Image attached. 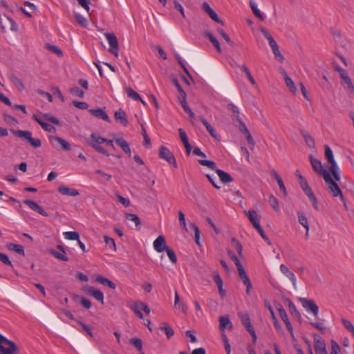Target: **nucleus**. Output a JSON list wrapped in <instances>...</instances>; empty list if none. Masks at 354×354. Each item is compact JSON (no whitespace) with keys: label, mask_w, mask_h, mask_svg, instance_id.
Returning a JSON list of instances; mask_svg holds the SVG:
<instances>
[{"label":"nucleus","mask_w":354,"mask_h":354,"mask_svg":"<svg viewBox=\"0 0 354 354\" xmlns=\"http://www.w3.org/2000/svg\"><path fill=\"white\" fill-rule=\"evenodd\" d=\"M241 68L245 72V75H247L249 81L251 82L252 85H256V81L254 78L252 77L251 73L250 72L248 68L245 65H242L241 66Z\"/></svg>","instance_id":"6e6d98bb"},{"label":"nucleus","mask_w":354,"mask_h":354,"mask_svg":"<svg viewBox=\"0 0 354 354\" xmlns=\"http://www.w3.org/2000/svg\"><path fill=\"white\" fill-rule=\"evenodd\" d=\"M159 157L160 158L167 161L169 164L173 165L174 167L177 168L178 165L176 158L167 147L165 146H161L160 147Z\"/></svg>","instance_id":"39448f33"},{"label":"nucleus","mask_w":354,"mask_h":354,"mask_svg":"<svg viewBox=\"0 0 354 354\" xmlns=\"http://www.w3.org/2000/svg\"><path fill=\"white\" fill-rule=\"evenodd\" d=\"M153 247L158 252L160 253L165 251L168 248L165 237L162 235L158 236L153 242Z\"/></svg>","instance_id":"f3484780"},{"label":"nucleus","mask_w":354,"mask_h":354,"mask_svg":"<svg viewBox=\"0 0 354 354\" xmlns=\"http://www.w3.org/2000/svg\"><path fill=\"white\" fill-rule=\"evenodd\" d=\"M69 92L71 95L81 98L84 97V92L77 86L71 88Z\"/></svg>","instance_id":"de8ad7c7"},{"label":"nucleus","mask_w":354,"mask_h":354,"mask_svg":"<svg viewBox=\"0 0 354 354\" xmlns=\"http://www.w3.org/2000/svg\"><path fill=\"white\" fill-rule=\"evenodd\" d=\"M297 215H298V221H299V224L301 225L302 226H304L306 230H308V231H309L310 227H309L308 219H307L305 214L303 212L299 211V212H297Z\"/></svg>","instance_id":"c9c22d12"},{"label":"nucleus","mask_w":354,"mask_h":354,"mask_svg":"<svg viewBox=\"0 0 354 354\" xmlns=\"http://www.w3.org/2000/svg\"><path fill=\"white\" fill-rule=\"evenodd\" d=\"M32 119L35 121H36L42 127V129L44 131H46L47 132H49V133L55 132L56 129H55V127H53V125L49 124L44 122L37 115H32Z\"/></svg>","instance_id":"4be33fe9"},{"label":"nucleus","mask_w":354,"mask_h":354,"mask_svg":"<svg viewBox=\"0 0 354 354\" xmlns=\"http://www.w3.org/2000/svg\"><path fill=\"white\" fill-rule=\"evenodd\" d=\"M159 328L160 330L164 332L167 339H170L174 335L173 328L166 322L162 323Z\"/></svg>","instance_id":"c85d7f7f"},{"label":"nucleus","mask_w":354,"mask_h":354,"mask_svg":"<svg viewBox=\"0 0 354 354\" xmlns=\"http://www.w3.org/2000/svg\"><path fill=\"white\" fill-rule=\"evenodd\" d=\"M175 58L176 59V60L178 61V63L180 64V67L182 68V69L183 70V71L185 72V73L189 76L190 78H192V75H190V73L189 71H188V69L187 68V67L185 66V64L183 63V60H182V58L180 57V56L178 55V54H176L175 55Z\"/></svg>","instance_id":"5fc2aeb1"},{"label":"nucleus","mask_w":354,"mask_h":354,"mask_svg":"<svg viewBox=\"0 0 354 354\" xmlns=\"http://www.w3.org/2000/svg\"><path fill=\"white\" fill-rule=\"evenodd\" d=\"M257 231L259 233V234L261 235V236L262 237V239L269 245H272V243L270 241V240L269 239V238L266 236V234H265L264 232V230L262 228V227L261 226V225H257L256 227H254Z\"/></svg>","instance_id":"603ef678"},{"label":"nucleus","mask_w":354,"mask_h":354,"mask_svg":"<svg viewBox=\"0 0 354 354\" xmlns=\"http://www.w3.org/2000/svg\"><path fill=\"white\" fill-rule=\"evenodd\" d=\"M244 212L254 227H256L257 225H260V216L258 215L255 210L250 209L248 212L244 211Z\"/></svg>","instance_id":"a211bd4d"},{"label":"nucleus","mask_w":354,"mask_h":354,"mask_svg":"<svg viewBox=\"0 0 354 354\" xmlns=\"http://www.w3.org/2000/svg\"><path fill=\"white\" fill-rule=\"evenodd\" d=\"M341 348L339 345L334 340L331 341V352L330 354H340Z\"/></svg>","instance_id":"338daca9"},{"label":"nucleus","mask_w":354,"mask_h":354,"mask_svg":"<svg viewBox=\"0 0 354 354\" xmlns=\"http://www.w3.org/2000/svg\"><path fill=\"white\" fill-rule=\"evenodd\" d=\"M77 23L82 27H86L88 24L87 19L79 13L75 14Z\"/></svg>","instance_id":"c03bdc74"},{"label":"nucleus","mask_w":354,"mask_h":354,"mask_svg":"<svg viewBox=\"0 0 354 354\" xmlns=\"http://www.w3.org/2000/svg\"><path fill=\"white\" fill-rule=\"evenodd\" d=\"M227 253L228 256L230 257V259L234 262L237 269L243 266L236 255H235L234 253L231 250H227Z\"/></svg>","instance_id":"3c124183"},{"label":"nucleus","mask_w":354,"mask_h":354,"mask_svg":"<svg viewBox=\"0 0 354 354\" xmlns=\"http://www.w3.org/2000/svg\"><path fill=\"white\" fill-rule=\"evenodd\" d=\"M50 138L56 140L60 145L62 149L65 151H70L71 149V145L64 139L58 136H51Z\"/></svg>","instance_id":"f704fd0d"},{"label":"nucleus","mask_w":354,"mask_h":354,"mask_svg":"<svg viewBox=\"0 0 354 354\" xmlns=\"http://www.w3.org/2000/svg\"><path fill=\"white\" fill-rule=\"evenodd\" d=\"M114 119L118 121L124 127H127L129 121L127 117V113L122 109H119L114 113Z\"/></svg>","instance_id":"6ab92c4d"},{"label":"nucleus","mask_w":354,"mask_h":354,"mask_svg":"<svg viewBox=\"0 0 354 354\" xmlns=\"http://www.w3.org/2000/svg\"><path fill=\"white\" fill-rule=\"evenodd\" d=\"M277 310L279 314L280 317L286 324V326L288 329V330L290 332V335L293 337L294 333H293V328L288 319V315L286 313V310L283 308L281 305L279 304V307H277Z\"/></svg>","instance_id":"f8f14e48"},{"label":"nucleus","mask_w":354,"mask_h":354,"mask_svg":"<svg viewBox=\"0 0 354 354\" xmlns=\"http://www.w3.org/2000/svg\"><path fill=\"white\" fill-rule=\"evenodd\" d=\"M325 149V157L327 159L328 162H331L333 160H335L333 151L329 146L325 145L324 146Z\"/></svg>","instance_id":"052dcab7"},{"label":"nucleus","mask_w":354,"mask_h":354,"mask_svg":"<svg viewBox=\"0 0 354 354\" xmlns=\"http://www.w3.org/2000/svg\"><path fill=\"white\" fill-rule=\"evenodd\" d=\"M324 180L328 184V189L334 197L340 196L342 201H344L342 192L338 184L333 179L329 172L324 174Z\"/></svg>","instance_id":"20e7f679"},{"label":"nucleus","mask_w":354,"mask_h":354,"mask_svg":"<svg viewBox=\"0 0 354 354\" xmlns=\"http://www.w3.org/2000/svg\"><path fill=\"white\" fill-rule=\"evenodd\" d=\"M48 252L50 254H51L53 257H55V258L59 259V260H62V261H68V258L67 257H66L64 254L58 252L57 251L55 250L54 249H49L48 250Z\"/></svg>","instance_id":"09e8293b"},{"label":"nucleus","mask_w":354,"mask_h":354,"mask_svg":"<svg viewBox=\"0 0 354 354\" xmlns=\"http://www.w3.org/2000/svg\"><path fill=\"white\" fill-rule=\"evenodd\" d=\"M104 240L107 245H109L114 251H116V245H115V241L113 239H112L106 235H104Z\"/></svg>","instance_id":"e2e57ef3"},{"label":"nucleus","mask_w":354,"mask_h":354,"mask_svg":"<svg viewBox=\"0 0 354 354\" xmlns=\"http://www.w3.org/2000/svg\"><path fill=\"white\" fill-rule=\"evenodd\" d=\"M46 48L49 51L55 53L58 57H62L63 53L62 50L57 46L55 45H52L50 44H46Z\"/></svg>","instance_id":"58836bf2"},{"label":"nucleus","mask_w":354,"mask_h":354,"mask_svg":"<svg viewBox=\"0 0 354 354\" xmlns=\"http://www.w3.org/2000/svg\"><path fill=\"white\" fill-rule=\"evenodd\" d=\"M165 251H166L167 257H169L171 262L172 263H176L177 257H176V254L174 252V250L168 247V248H167V249Z\"/></svg>","instance_id":"bf43d9fd"},{"label":"nucleus","mask_w":354,"mask_h":354,"mask_svg":"<svg viewBox=\"0 0 354 354\" xmlns=\"http://www.w3.org/2000/svg\"><path fill=\"white\" fill-rule=\"evenodd\" d=\"M281 272L286 275L292 283L293 286L297 288V280L295 274L284 264L280 266Z\"/></svg>","instance_id":"aec40b11"},{"label":"nucleus","mask_w":354,"mask_h":354,"mask_svg":"<svg viewBox=\"0 0 354 354\" xmlns=\"http://www.w3.org/2000/svg\"><path fill=\"white\" fill-rule=\"evenodd\" d=\"M7 248L8 250L14 251L20 255H25L24 248L21 245L11 243L7 245Z\"/></svg>","instance_id":"72a5a7b5"},{"label":"nucleus","mask_w":354,"mask_h":354,"mask_svg":"<svg viewBox=\"0 0 354 354\" xmlns=\"http://www.w3.org/2000/svg\"><path fill=\"white\" fill-rule=\"evenodd\" d=\"M104 35L110 45L109 51L115 55L118 56V38L114 33L106 32Z\"/></svg>","instance_id":"6e6552de"},{"label":"nucleus","mask_w":354,"mask_h":354,"mask_svg":"<svg viewBox=\"0 0 354 354\" xmlns=\"http://www.w3.org/2000/svg\"><path fill=\"white\" fill-rule=\"evenodd\" d=\"M299 301L306 310L311 312L315 317H317L319 313V307L314 300L299 297Z\"/></svg>","instance_id":"0eeeda50"},{"label":"nucleus","mask_w":354,"mask_h":354,"mask_svg":"<svg viewBox=\"0 0 354 354\" xmlns=\"http://www.w3.org/2000/svg\"><path fill=\"white\" fill-rule=\"evenodd\" d=\"M239 277L244 283V285L246 286V293L247 295L250 294V290L252 288V284L248 278L246 272L243 268V266H241L238 269Z\"/></svg>","instance_id":"9d476101"},{"label":"nucleus","mask_w":354,"mask_h":354,"mask_svg":"<svg viewBox=\"0 0 354 354\" xmlns=\"http://www.w3.org/2000/svg\"><path fill=\"white\" fill-rule=\"evenodd\" d=\"M232 243L233 244L234 247L235 248L239 255L240 257H242L243 246H242L241 243L234 237L232 239Z\"/></svg>","instance_id":"8fccbe9b"},{"label":"nucleus","mask_w":354,"mask_h":354,"mask_svg":"<svg viewBox=\"0 0 354 354\" xmlns=\"http://www.w3.org/2000/svg\"><path fill=\"white\" fill-rule=\"evenodd\" d=\"M202 8L213 21L224 26L223 21L220 19L216 12L210 7V6L207 2L203 3Z\"/></svg>","instance_id":"9b49d317"},{"label":"nucleus","mask_w":354,"mask_h":354,"mask_svg":"<svg viewBox=\"0 0 354 354\" xmlns=\"http://www.w3.org/2000/svg\"><path fill=\"white\" fill-rule=\"evenodd\" d=\"M125 218H126V219H127L129 221L134 222L136 224V226L137 227H138L139 229L140 228L141 222H140L139 217L136 214H131V213H126Z\"/></svg>","instance_id":"e433bc0d"},{"label":"nucleus","mask_w":354,"mask_h":354,"mask_svg":"<svg viewBox=\"0 0 354 354\" xmlns=\"http://www.w3.org/2000/svg\"><path fill=\"white\" fill-rule=\"evenodd\" d=\"M272 53L274 55V58L280 62H283L284 60L283 55L281 53L279 50V47L277 46L276 48H272Z\"/></svg>","instance_id":"0e129e2a"},{"label":"nucleus","mask_w":354,"mask_h":354,"mask_svg":"<svg viewBox=\"0 0 354 354\" xmlns=\"http://www.w3.org/2000/svg\"><path fill=\"white\" fill-rule=\"evenodd\" d=\"M285 301H287V303H288L289 310H290V313L292 315V316L299 320H301V314L297 309L294 303L289 298L286 299Z\"/></svg>","instance_id":"a878e982"},{"label":"nucleus","mask_w":354,"mask_h":354,"mask_svg":"<svg viewBox=\"0 0 354 354\" xmlns=\"http://www.w3.org/2000/svg\"><path fill=\"white\" fill-rule=\"evenodd\" d=\"M0 354H20L17 344L0 334Z\"/></svg>","instance_id":"f257e3e1"},{"label":"nucleus","mask_w":354,"mask_h":354,"mask_svg":"<svg viewBox=\"0 0 354 354\" xmlns=\"http://www.w3.org/2000/svg\"><path fill=\"white\" fill-rule=\"evenodd\" d=\"M43 117L46 120H47L55 125H60V122H59V120L57 118H55V116H53L52 115H50V113H44L43 115Z\"/></svg>","instance_id":"4d7b16f0"},{"label":"nucleus","mask_w":354,"mask_h":354,"mask_svg":"<svg viewBox=\"0 0 354 354\" xmlns=\"http://www.w3.org/2000/svg\"><path fill=\"white\" fill-rule=\"evenodd\" d=\"M84 290L87 295L93 297L102 304H104V294L101 290L93 286H86L84 288Z\"/></svg>","instance_id":"1a4fd4ad"},{"label":"nucleus","mask_w":354,"mask_h":354,"mask_svg":"<svg viewBox=\"0 0 354 354\" xmlns=\"http://www.w3.org/2000/svg\"><path fill=\"white\" fill-rule=\"evenodd\" d=\"M3 120L7 124L10 125L15 126L18 124V120L8 114L3 115Z\"/></svg>","instance_id":"680f3d73"},{"label":"nucleus","mask_w":354,"mask_h":354,"mask_svg":"<svg viewBox=\"0 0 354 354\" xmlns=\"http://www.w3.org/2000/svg\"><path fill=\"white\" fill-rule=\"evenodd\" d=\"M216 173L218 174L221 182L225 184L231 183L234 180L233 178L232 177V176L230 174H228L227 172H226L222 169H216Z\"/></svg>","instance_id":"393cba45"},{"label":"nucleus","mask_w":354,"mask_h":354,"mask_svg":"<svg viewBox=\"0 0 354 354\" xmlns=\"http://www.w3.org/2000/svg\"><path fill=\"white\" fill-rule=\"evenodd\" d=\"M131 345L133 346L138 351L141 352L142 350V341L140 338L132 337L129 339Z\"/></svg>","instance_id":"4c0bfd02"},{"label":"nucleus","mask_w":354,"mask_h":354,"mask_svg":"<svg viewBox=\"0 0 354 354\" xmlns=\"http://www.w3.org/2000/svg\"><path fill=\"white\" fill-rule=\"evenodd\" d=\"M238 315L241 319L242 325L245 326L247 330L253 328L250 316L247 313H239Z\"/></svg>","instance_id":"5701e85b"},{"label":"nucleus","mask_w":354,"mask_h":354,"mask_svg":"<svg viewBox=\"0 0 354 354\" xmlns=\"http://www.w3.org/2000/svg\"><path fill=\"white\" fill-rule=\"evenodd\" d=\"M198 162L203 165V166H206L208 168L214 170L216 171V169H218V168L216 167V165L215 163V162L212 161V160H198Z\"/></svg>","instance_id":"a19ab883"},{"label":"nucleus","mask_w":354,"mask_h":354,"mask_svg":"<svg viewBox=\"0 0 354 354\" xmlns=\"http://www.w3.org/2000/svg\"><path fill=\"white\" fill-rule=\"evenodd\" d=\"M205 36L209 39L213 46L216 48L218 53L221 52V48L218 39L210 32H205Z\"/></svg>","instance_id":"473e14b6"},{"label":"nucleus","mask_w":354,"mask_h":354,"mask_svg":"<svg viewBox=\"0 0 354 354\" xmlns=\"http://www.w3.org/2000/svg\"><path fill=\"white\" fill-rule=\"evenodd\" d=\"M264 305H265V308H267L270 313V315H271V318L273 321V324L275 327V328L279 331V332H281L282 330V327L279 322V320L277 319L275 314H274V312L272 309V307L270 304V302L268 300V299H264Z\"/></svg>","instance_id":"4468645a"},{"label":"nucleus","mask_w":354,"mask_h":354,"mask_svg":"<svg viewBox=\"0 0 354 354\" xmlns=\"http://www.w3.org/2000/svg\"><path fill=\"white\" fill-rule=\"evenodd\" d=\"M10 132L18 138H25L34 148H38L41 146V141L38 138H32V133L29 131L10 129Z\"/></svg>","instance_id":"7ed1b4c3"},{"label":"nucleus","mask_w":354,"mask_h":354,"mask_svg":"<svg viewBox=\"0 0 354 354\" xmlns=\"http://www.w3.org/2000/svg\"><path fill=\"white\" fill-rule=\"evenodd\" d=\"M250 6L255 17H257L261 21H264V17H263L262 14L258 9L257 5H255V3H253L252 1H250Z\"/></svg>","instance_id":"79ce46f5"},{"label":"nucleus","mask_w":354,"mask_h":354,"mask_svg":"<svg viewBox=\"0 0 354 354\" xmlns=\"http://www.w3.org/2000/svg\"><path fill=\"white\" fill-rule=\"evenodd\" d=\"M95 281L104 286H108L113 290H115L116 288V285L113 281L100 274L96 277Z\"/></svg>","instance_id":"bb28decb"},{"label":"nucleus","mask_w":354,"mask_h":354,"mask_svg":"<svg viewBox=\"0 0 354 354\" xmlns=\"http://www.w3.org/2000/svg\"><path fill=\"white\" fill-rule=\"evenodd\" d=\"M342 323L343 326L351 333H352L354 330V326L352 324V323L347 320L345 318L342 319Z\"/></svg>","instance_id":"774afa93"},{"label":"nucleus","mask_w":354,"mask_h":354,"mask_svg":"<svg viewBox=\"0 0 354 354\" xmlns=\"http://www.w3.org/2000/svg\"><path fill=\"white\" fill-rule=\"evenodd\" d=\"M88 112L97 118L102 119L103 120L108 122H111L110 118L108 116L107 113L100 108H98L97 109H89Z\"/></svg>","instance_id":"412c9836"},{"label":"nucleus","mask_w":354,"mask_h":354,"mask_svg":"<svg viewBox=\"0 0 354 354\" xmlns=\"http://www.w3.org/2000/svg\"><path fill=\"white\" fill-rule=\"evenodd\" d=\"M219 328L221 331H224L226 328H229V329L232 328V324L230 322V320L228 317H221L219 318Z\"/></svg>","instance_id":"c756f323"},{"label":"nucleus","mask_w":354,"mask_h":354,"mask_svg":"<svg viewBox=\"0 0 354 354\" xmlns=\"http://www.w3.org/2000/svg\"><path fill=\"white\" fill-rule=\"evenodd\" d=\"M314 347L316 354L326 351L325 342L318 335H314Z\"/></svg>","instance_id":"dca6fc26"},{"label":"nucleus","mask_w":354,"mask_h":354,"mask_svg":"<svg viewBox=\"0 0 354 354\" xmlns=\"http://www.w3.org/2000/svg\"><path fill=\"white\" fill-rule=\"evenodd\" d=\"M106 138L101 137L97 133H93L91 135L89 139L86 140L87 144L95 149L97 152L105 155L106 156H109V153L105 150L101 145V143H104Z\"/></svg>","instance_id":"f03ea898"},{"label":"nucleus","mask_w":354,"mask_h":354,"mask_svg":"<svg viewBox=\"0 0 354 354\" xmlns=\"http://www.w3.org/2000/svg\"><path fill=\"white\" fill-rule=\"evenodd\" d=\"M180 104L183 108L184 111L188 113L189 116L192 118H195V114L192 111V109L189 108V106L187 105V102H184V100H180Z\"/></svg>","instance_id":"864d4df0"},{"label":"nucleus","mask_w":354,"mask_h":354,"mask_svg":"<svg viewBox=\"0 0 354 354\" xmlns=\"http://www.w3.org/2000/svg\"><path fill=\"white\" fill-rule=\"evenodd\" d=\"M64 236L66 239L71 241H79L80 234L77 232L70 231L64 232Z\"/></svg>","instance_id":"a18cd8bd"},{"label":"nucleus","mask_w":354,"mask_h":354,"mask_svg":"<svg viewBox=\"0 0 354 354\" xmlns=\"http://www.w3.org/2000/svg\"><path fill=\"white\" fill-rule=\"evenodd\" d=\"M0 27L3 32H6L8 29L11 31L17 32L18 30V26L17 23L10 17L3 15V17L0 16Z\"/></svg>","instance_id":"423d86ee"},{"label":"nucleus","mask_w":354,"mask_h":354,"mask_svg":"<svg viewBox=\"0 0 354 354\" xmlns=\"http://www.w3.org/2000/svg\"><path fill=\"white\" fill-rule=\"evenodd\" d=\"M190 227L192 228V230L194 232V239H195L196 243L197 245H200V234H201L200 229L194 223H191Z\"/></svg>","instance_id":"49530a36"},{"label":"nucleus","mask_w":354,"mask_h":354,"mask_svg":"<svg viewBox=\"0 0 354 354\" xmlns=\"http://www.w3.org/2000/svg\"><path fill=\"white\" fill-rule=\"evenodd\" d=\"M309 159L313 170L324 178L325 173L328 171L323 168L321 161L315 158L313 155H310Z\"/></svg>","instance_id":"ddd939ff"},{"label":"nucleus","mask_w":354,"mask_h":354,"mask_svg":"<svg viewBox=\"0 0 354 354\" xmlns=\"http://www.w3.org/2000/svg\"><path fill=\"white\" fill-rule=\"evenodd\" d=\"M10 81L20 91L24 89V84L19 77L13 75L10 77Z\"/></svg>","instance_id":"37998d69"},{"label":"nucleus","mask_w":354,"mask_h":354,"mask_svg":"<svg viewBox=\"0 0 354 354\" xmlns=\"http://www.w3.org/2000/svg\"><path fill=\"white\" fill-rule=\"evenodd\" d=\"M114 141L122 148L123 151L126 153H128L129 156L131 154V149L128 142L122 138H115Z\"/></svg>","instance_id":"cd10ccee"},{"label":"nucleus","mask_w":354,"mask_h":354,"mask_svg":"<svg viewBox=\"0 0 354 354\" xmlns=\"http://www.w3.org/2000/svg\"><path fill=\"white\" fill-rule=\"evenodd\" d=\"M301 134L304 139L305 140V142L306 145L310 148H315V142L314 138L306 131H301Z\"/></svg>","instance_id":"7c9ffc66"},{"label":"nucleus","mask_w":354,"mask_h":354,"mask_svg":"<svg viewBox=\"0 0 354 354\" xmlns=\"http://www.w3.org/2000/svg\"><path fill=\"white\" fill-rule=\"evenodd\" d=\"M57 190L63 195L72 196H77L80 195V192L77 189H71L64 185L59 186Z\"/></svg>","instance_id":"b1692460"},{"label":"nucleus","mask_w":354,"mask_h":354,"mask_svg":"<svg viewBox=\"0 0 354 354\" xmlns=\"http://www.w3.org/2000/svg\"><path fill=\"white\" fill-rule=\"evenodd\" d=\"M285 82H286V86L289 88L290 91L292 93H295L297 91V88H296V86H295V84H294V82L292 81V80L289 76H287V77H286Z\"/></svg>","instance_id":"13d9d810"},{"label":"nucleus","mask_w":354,"mask_h":354,"mask_svg":"<svg viewBox=\"0 0 354 354\" xmlns=\"http://www.w3.org/2000/svg\"><path fill=\"white\" fill-rule=\"evenodd\" d=\"M23 203L27 205L32 210L37 212L39 214L44 216H48V214L35 201L26 199L23 201Z\"/></svg>","instance_id":"2eb2a0df"},{"label":"nucleus","mask_w":354,"mask_h":354,"mask_svg":"<svg viewBox=\"0 0 354 354\" xmlns=\"http://www.w3.org/2000/svg\"><path fill=\"white\" fill-rule=\"evenodd\" d=\"M126 92L129 97L132 98L134 100H141V96L136 92L132 88H126Z\"/></svg>","instance_id":"ea45409f"},{"label":"nucleus","mask_w":354,"mask_h":354,"mask_svg":"<svg viewBox=\"0 0 354 354\" xmlns=\"http://www.w3.org/2000/svg\"><path fill=\"white\" fill-rule=\"evenodd\" d=\"M232 120L238 123V127L239 131L243 133V134L248 133L249 130L248 129L246 125L244 124V122L241 120L239 115H233Z\"/></svg>","instance_id":"2f4dec72"},{"label":"nucleus","mask_w":354,"mask_h":354,"mask_svg":"<svg viewBox=\"0 0 354 354\" xmlns=\"http://www.w3.org/2000/svg\"><path fill=\"white\" fill-rule=\"evenodd\" d=\"M269 203L275 211H279V202L275 196L270 195L269 198Z\"/></svg>","instance_id":"69168bd1"}]
</instances>
